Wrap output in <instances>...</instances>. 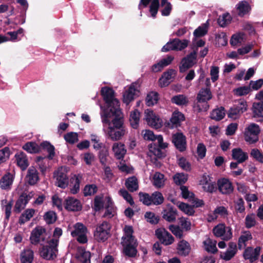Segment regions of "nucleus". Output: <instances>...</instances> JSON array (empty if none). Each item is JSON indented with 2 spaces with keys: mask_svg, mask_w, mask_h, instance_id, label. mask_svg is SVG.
I'll list each match as a JSON object with an SVG mask.
<instances>
[{
  "mask_svg": "<svg viewBox=\"0 0 263 263\" xmlns=\"http://www.w3.org/2000/svg\"><path fill=\"white\" fill-rule=\"evenodd\" d=\"M260 131L259 126L255 123L250 124L246 130V132L253 134L255 136H258Z\"/></svg>",
  "mask_w": 263,
  "mask_h": 263,
  "instance_id": "nucleus-64",
  "label": "nucleus"
},
{
  "mask_svg": "<svg viewBox=\"0 0 263 263\" xmlns=\"http://www.w3.org/2000/svg\"><path fill=\"white\" fill-rule=\"evenodd\" d=\"M128 133L126 128H120L119 129L108 128L107 134L112 141H118Z\"/></svg>",
  "mask_w": 263,
  "mask_h": 263,
  "instance_id": "nucleus-20",
  "label": "nucleus"
},
{
  "mask_svg": "<svg viewBox=\"0 0 263 263\" xmlns=\"http://www.w3.org/2000/svg\"><path fill=\"white\" fill-rule=\"evenodd\" d=\"M140 113L138 110H135L131 112L129 118V121L132 127L137 129L139 126Z\"/></svg>",
  "mask_w": 263,
  "mask_h": 263,
  "instance_id": "nucleus-38",
  "label": "nucleus"
},
{
  "mask_svg": "<svg viewBox=\"0 0 263 263\" xmlns=\"http://www.w3.org/2000/svg\"><path fill=\"white\" fill-rule=\"evenodd\" d=\"M13 181V175L10 173H7L0 180V187L3 190H10Z\"/></svg>",
  "mask_w": 263,
  "mask_h": 263,
  "instance_id": "nucleus-31",
  "label": "nucleus"
},
{
  "mask_svg": "<svg viewBox=\"0 0 263 263\" xmlns=\"http://www.w3.org/2000/svg\"><path fill=\"white\" fill-rule=\"evenodd\" d=\"M45 231V229L42 227H37L33 230L30 237L31 243L36 245L41 241H44Z\"/></svg>",
  "mask_w": 263,
  "mask_h": 263,
  "instance_id": "nucleus-21",
  "label": "nucleus"
},
{
  "mask_svg": "<svg viewBox=\"0 0 263 263\" xmlns=\"http://www.w3.org/2000/svg\"><path fill=\"white\" fill-rule=\"evenodd\" d=\"M247 102L243 99H240L238 103L230 108L228 114L229 118H236V116L242 114L247 110Z\"/></svg>",
  "mask_w": 263,
  "mask_h": 263,
  "instance_id": "nucleus-11",
  "label": "nucleus"
},
{
  "mask_svg": "<svg viewBox=\"0 0 263 263\" xmlns=\"http://www.w3.org/2000/svg\"><path fill=\"white\" fill-rule=\"evenodd\" d=\"M70 234L80 243L84 244L88 241V230L82 223L77 222L74 224L70 231Z\"/></svg>",
  "mask_w": 263,
  "mask_h": 263,
  "instance_id": "nucleus-5",
  "label": "nucleus"
},
{
  "mask_svg": "<svg viewBox=\"0 0 263 263\" xmlns=\"http://www.w3.org/2000/svg\"><path fill=\"white\" fill-rule=\"evenodd\" d=\"M226 115L225 109L221 106L212 110L210 114V118L215 121H220L224 118Z\"/></svg>",
  "mask_w": 263,
  "mask_h": 263,
  "instance_id": "nucleus-35",
  "label": "nucleus"
},
{
  "mask_svg": "<svg viewBox=\"0 0 263 263\" xmlns=\"http://www.w3.org/2000/svg\"><path fill=\"white\" fill-rule=\"evenodd\" d=\"M226 227L223 223H220L214 227L213 229V233L214 235L217 237H220L223 236L226 233Z\"/></svg>",
  "mask_w": 263,
  "mask_h": 263,
  "instance_id": "nucleus-46",
  "label": "nucleus"
},
{
  "mask_svg": "<svg viewBox=\"0 0 263 263\" xmlns=\"http://www.w3.org/2000/svg\"><path fill=\"white\" fill-rule=\"evenodd\" d=\"M64 139L66 142L73 144L78 141V135L76 133H68L64 136Z\"/></svg>",
  "mask_w": 263,
  "mask_h": 263,
  "instance_id": "nucleus-61",
  "label": "nucleus"
},
{
  "mask_svg": "<svg viewBox=\"0 0 263 263\" xmlns=\"http://www.w3.org/2000/svg\"><path fill=\"white\" fill-rule=\"evenodd\" d=\"M101 116L103 123L108 124V128L111 127L115 129L126 128L123 125L122 114L120 107L115 109L110 108L109 111L107 109L104 110L101 113Z\"/></svg>",
  "mask_w": 263,
  "mask_h": 263,
  "instance_id": "nucleus-1",
  "label": "nucleus"
},
{
  "mask_svg": "<svg viewBox=\"0 0 263 263\" xmlns=\"http://www.w3.org/2000/svg\"><path fill=\"white\" fill-rule=\"evenodd\" d=\"M17 165L22 170H25L29 165V162L26 154L23 152H18L15 155Z\"/></svg>",
  "mask_w": 263,
  "mask_h": 263,
  "instance_id": "nucleus-28",
  "label": "nucleus"
},
{
  "mask_svg": "<svg viewBox=\"0 0 263 263\" xmlns=\"http://www.w3.org/2000/svg\"><path fill=\"white\" fill-rule=\"evenodd\" d=\"M54 177L56 179V185L63 189H65L68 185V177L62 168L58 169L54 173Z\"/></svg>",
  "mask_w": 263,
  "mask_h": 263,
  "instance_id": "nucleus-18",
  "label": "nucleus"
},
{
  "mask_svg": "<svg viewBox=\"0 0 263 263\" xmlns=\"http://www.w3.org/2000/svg\"><path fill=\"white\" fill-rule=\"evenodd\" d=\"M158 100V93L152 91L147 94L146 98V104L148 106L153 105L157 103Z\"/></svg>",
  "mask_w": 263,
  "mask_h": 263,
  "instance_id": "nucleus-48",
  "label": "nucleus"
},
{
  "mask_svg": "<svg viewBox=\"0 0 263 263\" xmlns=\"http://www.w3.org/2000/svg\"><path fill=\"white\" fill-rule=\"evenodd\" d=\"M171 141L175 148L179 152H183L186 149V138L181 132L173 133L172 135Z\"/></svg>",
  "mask_w": 263,
  "mask_h": 263,
  "instance_id": "nucleus-9",
  "label": "nucleus"
},
{
  "mask_svg": "<svg viewBox=\"0 0 263 263\" xmlns=\"http://www.w3.org/2000/svg\"><path fill=\"white\" fill-rule=\"evenodd\" d=\"M218 190L222 194H230L233 192L232 183L228 179L221 178L217 181Z\"/></svg>",
  "mask_w": 263,
  "mask_h": 263,
  "instance_id": "nucleus-19",
  "label": "nucleus"
},
{
  "mask_svg": "<svg viewBox=\"0 0 263 263\" xmlns=\"http://www.w3.org/2000/svg\"><path fill=\"white\" fill-rule=\"evenodd\" d=\"M26 181L31 185L35 184L39 180V174L36 168L31 166L27 171L26 177Z\"/></svg>",
  "mask_w": 263,
  "mask_h": 263,
  "instance_id": "nucleus-26",
  "label": "nucleus"
},
{
  "mask_svg": "<svg viewBox=\"0 0 263 263\" xmlns=\"http://www.w3.org/2000/svg\"><path fill=\"white\" fill-rule=\"evenodd\" d=\"M167 210L165 209V220L168 222H173L176 220L177 216V210L175 208L167 205Z\"/></svg>",
  "mask_w": 263,
  "mask_h": 263,
  "instance_id": "nucleus-43",
  "label": "nucleus"
},
{
  "mask_svg": "<svg viewBox=\"0 0 263 263\" xmlns=\"http://www.w3.org/2000/svg\"><path fill=\"white\" fill-rule=\"evenodd\" d=\"M125 185L130 192L136 191L138 189V182L137 178L135 176L128 178L126 180Z\"/></svg>",
  "mask_w": 263,
  "mask_h": 263,
  "instance_id": "nucleus-37",
  "label": "nucleus"
},
{
  "mask_svg": "<svg viewBox=\"0 0 263 263\" xmlns=\"http://www.w3.org/2000/svg\"><path fill=\"white\" fill-rule=\"evenodd\" d=\"M23 148L30 153H35L39 151L40 147L37 144L33 142H29L26 143Z\"/></svg>",
  "mask_w": 263,
  "mask_h": 263,
  "instance_id": "nucleus-50",
  "label": "nucleus"
},
{
  "mask_svg": "<svg viewBox=\"0 0 263 263\" xmlns=\"http://www.w3.org/2000/svg\"><path fill=\"white\" fill-rule=\"evenodd\" d=\"M152 203L155 205H159L162 203L164 198L162 194L159 192H155L152 194Z\"/></svg>",
  "mask_w": 263,
  "mask_h": 263,
  "instance_id": "nucleus-58",
  "label": "nucleus"
},
{
  "mask_svg": "<svg viewBox=\"0 0 263 263\" xmlns=\"http://www.w3.org/2000/svg\"><path fill=\"white\" fill-rule=\"evenodd\" d=\"M212 98V94L210 88H202L197 96L198 103L205 102L210 100Z\"/></svg>",
  "mask_w": 263,
  "mask_h": 263,
  "instance_id": "nucleus-29",
  "label": "nucleus"
},
{
  "mask_svg": "<svg viewBox=\"0 0 263 263\" xmlns=\"http://www.w3.org/2000/svg\"><path fill=\"white\" fill-rule=\"evenodd\" d=\"M255 215L254 214H248L245 218V226L247 229H250L256 224Z\"/></svg>",
  "mask_w": 263,
  "mask_h": 263,
  "instance_id": "nucleus-53",
  "label": "nucleus"
},
{
  "mask_svg": "<svg viewBox=\"0 0 263 263\" xmlns=\"http://www.w3.org/2000/svg\"><path fill=\"white\" fill-rule=\"evenodd\" d=\"M35 210L32 209H28L21 215L19 218V223L21 224L25 223L29 221L34 215Z\"/></svg>",
  "mask_w": 263,
  "mask_h": 263,
  "instance_id": "nucleus-41",
  "label": "nucleus"
},
{
  "mask_svg": "<svg viewBox=\"0 0 263 263\" xmlns=\"http://www.w3.org/2000/svg\"><path fill=\"white\" fill-rule=\"evenodd\" d=\"M187 175L183 173H178L173 177L175 183L180 186L183 185L187 180Z\"/></svg>",
  "mask_w": 263,
  "mask_h": 263,
  "instance_id": "nucleus-47",
  "label": "nucleus"
},
{
  "mask_svg": "<svg viewBox=\"0 0 263 263\" xmlns=\"http://www.w3.org/2000/svg\"><path fill=\"white\" fill-rule=\"evenodd\" d=\"M138 83H133L123 95V102L126 104H129L137 96H138L139 90Z\"/></svg>",
  "mask_w": 263,
  "mask_h": 263,
  "instance_id": "nucleus-15",
  "label": "nucleus"
},
{
  "mask_svg": "<svg viewBox=\"0 0 263 263\" xmlns=\"http://www.w3.org/2000/svg\"><path fill=\"white\" fill-rule=\"evenodd\" d=\"M148 4L149 6L147 15L148 17L155 18L160 7L159 0H140L138 8L141 10L143 7H146Z\"/></svg>",
  "mask_w": 263,
  "mask_h": 263,
  "instance_id": "nucleus-8",
  "label": "nucleus"
},
{
  "mask_svg": "<svg viewBox=\"0 0 263 263\" xmlns=\"http://www.w3.org/2000/svg\"><path fill=\"white\" fill-rule=\"evenodd\" d=\"M34 193L30 192L28 193L22 194L16 200L14 208V211L16 213H20L25 209L29 201L34 196Z\"/></svg>",
  "mask_w": 263,
  "mask_h": 263,
  "instance_id": "nucleus-10",
  "label": "nucleus"
},
{
  "mask_svg": "<svg viewBox=\"0 0 263 263\" xmlns=\"http://www.w3.org/2000/svg\"><path fill=\"white\" fill-rule=\"evenodd\" d=\"M179 209L189 216H193L195 213L194 206L190 205L184 202H179Z\"/></svg>",
  "mask_w": 263,
  "mask_h": 263,
  "instance_id": "nucleus-42",
  "label": "nucleus"
},
{
  "mask_svg": "<svg viewBox=\"0 0 263 263\" xmlns=\"http://www.w3.org/2000/svg\"><path fill=\"white\" fill-rule=\"evenodd\" d=\"M112 151L118 159L123 158L126 153L125 145L121 142H115L112 144Z\"/></svg>",
  "mask_w": 263,
  "mask_h": 263,
  "instance_id": "nucleus-23",
  "label": "nucleus"
},
{
  "mask_svg": "<svg viewBox=\"0 0 263 263\" xmlns=\"http://www.w3.org/2000/svg\"><path fill=\"white\" fill-rule=\"evenodd\" d=\"M232 21V17L230 14L227 12L222 14V16H219L217 19V23L218 25L222 27H224L228 24H230Z\"/></svg>",
  "mask_w": 263,
  "mask_h": 263,
  "instance_id": "nucleus-45",
  "label": "nucleus"
},
{
  "mask_svg": "<svg viewBox=\"0 0 263 263\" xmlns=\"http://www.w3.org/2000/svg\"><path fill=\"white\" fill-rule=\"evenodd\" d=\"M41 147L43 149L47 151L48 153L49 158L52 159L55 154L54 146L52 145L50 143L46 141L43 142L41 144Z\"/></svg>",
  "mask_w": 263,
  "mask_h": 263,
  "instance_id": "nucleus-52",
  "label": "nucleus"
},
{
  "mask_svg": "<svg viewBox=\"0 0 263 263\" xmlns=\"http://www.w3.org/2000/svg\"><path fill=\"white\" fill-rule=\"evenodd\" d=\"M177 250L179 255L185 257L189 255L191 248L190 243L182 239L178 242Z\"/></svg>",
  "mask_w": 263,
  "mask_h": 263,
  "instance_id": "nucleus-25",
  "label": "nucleus"
},
{
  "mask_svg": "<svg viewBox=\"0 0 263 263\" xmlns=\"http://www.w3.org/2000/svg\"><path fill=\"white\" fill-rule=\"evenodd\" d=\"M142 135L144 139L149 141L157 140V142L151 144L149 146V153L153 154L157 158H160L162 156V149H164V144L162 136H155L154 133L150 130H143Z\"/></svg>",
  "mask_w": 263,
  "mask_h": 263,
  "instance_id": "nucleus-2",
  "label": "nucleus"
},
{
  "mask_svg": "<svg viewBox=\"0 0 263 263\" xmlns=\"http://www.w3.org/2000/svg\"><path fill=\"white\" fill-rule=\"evenodd\" d=\"M200 184L202 185L205 192L212 193L217 190L215 182H211L209 176L203 175L202 180H200Z\"/></svg>",
  "mask_w": 263,
  "mask_h": 263,
  "instance_id": "nucleus-22",
  "label": "nucleus"
},
{
  "mask_svg": "<svg viewBox=\"0 0 263 263\" xmlns=\"http://www.w3.org/2000/svg\"><path fill=\"white\" fill-rule=\"evenodd\" d=\"M101 94L109 109H115L119 108V102L115 98L114 91L111 88L103 87L101 89Z\"/></svg>",
  "mask_w": 263,
  "mask_h": 263,
  "instance_id": "nucleus-7",
  "label": "nucleus"
},
{
  "mask_svg": "<svg viewBox=\"0 0 263 263\" xmlns=\"http://www.w3.org/2000/svg\"><path fill=\"white\" fill-rule=\"evenodd\" d=\"M90 139L92 142L93 143V147L94 149L98 150L105 146L102 143L100 142V139L97 135H91Z\"/></svg>",
  "mask_w": 263,
  "mask_h": 263,
  "instance_id": "nucleus-62",
  "label": "nucleus"
},
{
  "mask_svg": "<svg viewBox=\"0 0 263 263\" xmlns=\"http://www.w3.org/2000/svg\"><path fill=\"white\" fill-rule=\"evenodd\" d=\"M177 74V71L171 69L165 71V86L174 81Z\"/></svg>",
  "mask_w": 263,
  "mask_h": 263,
  "instance_id": "nucleus-56",
  "label": "nucleus"
},
{
  "mask_svg": "<svg viewBox=\"0 0 263 263\" xmlns=\"http://www.w3.org/2000/svg\"><path fill=\"white\" fill-rule=\"evenodd\" d=\"M58 239L57 238H50L47 242V245H43L40 250V254L44 259H53L57 256L58 253L57 247Z\"/></svg>",
  "mask_w": 263,
  "mask_h": 263,
  "instance_id": "nucleus-4",
  "label": "nucleus"
},
{
  "mask_svg": "<svg viewBox=\"0 0 263 263\" xmlns=\"http://www.w3.org/2000/svg\"><path fill=\"white\" fill-rule=\"evenodd\" d=\"M140 200L146 205H150L153 204L152 195L147 193L140 192L139 193Z\"/></svg>",
  "mask_w": 263,
  "mask_h": 263,
  "instance_id": "nucleus-54",
  "label": "nucleus"
},
{
  "mask_svg": "<svg viewBox=\"0 0 263 263\" xmlns=\"http://www.w3.org/2000/svg\"><path fill=\"white\" fill-rule=\"evenodd\" d=\"M185 120L184 115L179 111H175L173 112L169 121H165V127L170 128H178L181 126V122Z\"/></svg>",
  "mask_w": 263,
  "mask_h": 263,
  "instance_id": "nucleus-14",
  "label": "nucleus"
},
{
  "mask_svg": "<svg viewBox=\"0 0 263 263\" xmlns=\"http://www.w3.org/2000/svg\"><path fill=\"white\" fill-rule=\"evenodd\" d=\"M250 156L257 161L263 163V154L258 149H252L250 153Z\"/></svg>",
  "mask_w": 263,
  "mask_h": 263,
  "instance_id": "nucleus-57",
  "label": "nucleus"
},
{
  "mask_svg": "<svg viewBox=\"0 0 263 263\" xmlns=\"http://www.w3.org/2000/svg\"><path fill=\"white\" fill-rule=\"evenodd\" d=\"M124 230V235L122 237V244L124 247V252L126 255L133 257L137 253V244L136 240L133 236V228L131 226H126Z\"/></svg>",
  "mask_w": 263,
  "mask_h": 263,
  "instance_id": "nucleus-3",
  "label": "nucleus"
},
{
  "mask_svg": "<svg viewBox=\"0 0 263 263\" xmlns=\"http://www.w3.org/2000/svg\"><path fill=\"white\" fill-rule=\"evenodd\" d=\"M80 259L83 263H90V253L86 251L83 248H81L79 251Z\"/></svg>",
  "mask_w": 263,
  "mask_h": 263,
  "instance_id": "nucleus-55",
  "label": "nucleus"
},
{
  "mask_svg": "<svg viewBox=\"0 0 263 263\" xmlns=\"http://www.w3.org/2000/svg\"><path fill=\"white\" fill-rule=\"evenodd\" d=\"M107 204L106 197L104 199L102 197L97 196L94 200V208L97 211L102 209Z\"/></svg>",
  "mask_w": 263,
  "mask_h": 263,
  "instance_id": "nucleus-51",
  "label": "nucleus"
},
{
  "mask_svg": "<svg viewBox=\"0 0 263 263\" xmlns=\"http://www.w3.org/2000/svg\"><path fill=\"white\" fill-rule=\"evenodd\" d=\"M197 48L191 52L186 57L182 59L181 65L179 67L180 72H184L186 70L191 68L195 63L197 58Z\"/></svg>",
  "mask_w": 263,
  "mask_h": 263,
  "instance_id": "nucleus-12",
  "label": "nucleus"
},
{
  "mask_svg": "<svg viewBox=\"0 0 263 263\" xmlns=\"http://www.w3.org/2000/svg\"><path fill=\"white\" fill-rule=\"evenodd\" d=\"M252 111L254 117H258L259 121H263V101L254 102L252 105Z\"/></svg>",
  "mask_w": 263,
  "mask_h": 263,
  "instance_id": "nucleus-33",
  "label": "nucleus"
},
{
  "mask_svg": "<svg viewBox=\"0 0 263 263\" xmlns=\"http://www.w3.org/2000/svg\"><path fill=\"white\" fill-rule=\"evenodd\" d=\"M152 181L153 184L157 188H160L164 184V175L159 172L154 174Z\"/></svg>",
  "mask_w": 263,
  "mask_h": 263,
  "instance_id": "nucleus-40",
  "label": "nucleus"
},
{
  "mask_svg": "<svg viewBox=\"0 0 263 263\" xmlns=\"http://www.w3.org/2000/svg\"><path fill=\"white\" fill-rule=\"evenodd\" d=\"M145 119L149 126L155 129H159L162 126V120L150 109H146L145 111Z\"/></svg>",
  "mask_w": 263,
  "mask_h": 263,
  "instance_id": "nucleus-13",
  "label": "nucleus"
},
{
  "mask_svg": "<svg viewBox=\"0 0 263 263\" xmlns=\"http://www.w3.org/2000/svg\"><path fill=\"white\" fill-rule=\"evenodd\" d=\"M181 191L182 197L184 199H193L194 198L195 195L193 193L189 191L188 187L184 185H181L180 187Z\"/></svg>",
  "mask_w": 263,
  "mask_h": 263,
  "instance_id": "nucleus-60",
  "label": "nucleus"
},
{
  "mask_svg": "<svg viewBox=\"0 0 263 263\" xmlns=\"http://www.w3.org/2000/svg\"><path fill=\"white\" fill-rule=\"evenodd\" d=\"M169 229L176 237L180 239L182 238L183 231L179 226L172 224L169 226Z\"/></svg>",
  "mask_w": 263,
  "mask_h": 263,
  "instance_id": "nucleus-63",
  "label": "nucleus"
},
{
  "mask_svg": "<svg viewBox=\"0 0 263 263\" xmlns=\"http://www.w3.org/2000/svg\"><path fill=\"white\" fill-rule=\"evenodd\" d=\"M65 208L68 211H78L81 209V204L78 199L68 197L65 200Z\"/></svg>",
  "mask_w": 263,
  "mask_h": 263,
  "instance_id": "nucleus-24",
  "label": "nucleus"
},
{
  "mask_svg": "<svg viewBox=\"0 0 263 263\" xmlns=\"http://www.w3.org/2000/svg\"><path fill=\"white\" fill-rule=\"evenodd\" d=\"M82 175L80 174L74 175L71 179L70 192L74 194L78 193L80 189V182L82 179Z\"/></svg>",
  "mask_w": 263,
  "mask_h": 263,
  "instance_id": "nucleus-34",
  "label": "nucleus"
},
{
  "mask_svg": "<svg viewBox=\"0 0 263 263\" xmlns=\"http://www.w3.org/2000/svg\"><path fill=\"white\" fill-rule=\"evenodd\" d=\"M232 153V158L238 161V163H243L248 159L247 153L243 152L240 148H233Z\"/></svg>",
  "mask_w": 263,
  "mask_h": 263,
  "instance_id": "nucleus-27",
  "label": "nucleus"
},
{
  "mask_svg": "<svg viewBox=\"0 0 263 263\" xmlns=\"http://www.w3.org/2000/svg\"><path fill=\"white\" fill-rule=\"evenodd\" d=\"M99 152L98 156L100 159V163L102 165H105L107 161V157L108 156V150L104 146Z\"/></svg>",
  "mask_w": 263,
  "mask_h": 263,
  "instance_id": "nucleus-59",
  "label": "nucleus"
},
{
  "mask_svg": "<svg viewBox=\"0 0 263 263\" xmlns=\"http://www.w3.org/2000/svg\"><path fill=\"white\" fill-rule=\"evenodd\" d=\"M261 251L260 247H256L254 249L252 247H247L244 251L243 257L246 260H249L251 263L258 259Z\"/></svg>",
  "mask_w": 263,
  "mask_h": 263,
  "instance_id": "nucleus-17",
  "label": "nucleus"
},
{
  "mask_svg": "<svg viewBox=\"0 0 263 263\" xmlns=\"http://www.w3.org/2000/svg\"><path fill=\"white\" fill-rule=\"evenodd\" d=\"M208 23L203 24L199 26L193 32L194 37H201L206 34L208 31Z\"/></svg>",
  "mask_w": 263,
  "mask_h": 263,
  "instance_id": "nucleus-39",
  "label": "nucleus"
},
{
  "mask_svg": "<svg viewBox=\"0 0 263 263\" xmlns=\"http://www.w3.org/2000/svg\"><path fill=\"white\" fill-rule=\"evenodd\" d=\"M106 200L107 204H106L105 206V212L103 215V217L110 218L115 214V209L110 197H106Z\"/></svg>",
  "mask_w": 263,
  "mask_h": 263,
  "instance_id": "nucleus-32",
  "label": "nucleus"
},
{
  "mask_svg": "<svg viewBox=\"0 0 263 263\" xmlns=\"http://www.w3.org/2000/svg\"><path fill=\"white\" fill-rule=\"evenodd\" d=\"M33 259V252L30 249H26L21 253L22 263H31Z\"/></svg>",
  "mask_w": 263,
  "mask_h": 263,
  "instance_id": "nucleus-36",
  "label": "nucleus"
},
{
  "mask_svg": "<svg viewBox=\"0 0 263 263\" xmlns=\"http://www.w3.org/2000/svg\"><path fill=\"white\" fill-rule=\"evenodd\" d=\"M251 89L249 86H243L236 88L233 90L234 93L237 96H243L249 94Z\"/></svg>",
  "mask_w": 263,
  "mask_h": 263,
  "instance_id": "nucleus-49",
  "label": "nucleus"
},
{
  "mask_svg": "<svg viewBox=\"0 0 263 263\" xmlns=\"http://www.w3.org/2000/svg\"><path fill=\"white\" fill-rule=\"evenodd\" d=\"M110 224L106 221H103L99 224L94 233L95 239L99 242L106 241L110 235Z\"/></svg>",
  "mask_w": 263,
  "mask_h": 263,
  "instance_id": "nucleus-6",
  "label": "nucleus"
},
{
  "mask_svg": "<svg viewBox=\"0 0 263 263\" xmlns=\"http://www.w3.org/2000/svg\"><path fill=\"white\" fill-rule=\"evenodd\" d=\"M172 102L178 105H186L189 103L187 98L183 95H178L172 98Z\"/></svg>",
  "mask_w": 263,
  "mask_h": 263,
  "instance_id": "nucleus-44",
  "label": "nucleus"
},
{
  "mask_svg": "<svg viewBox=\"0 0 263 263\" xmlns=\"http://www.w3.org/2000/svg\"><path fill=\"white\" fill-rule=\"evenodd\" d=\"M238 15L240 17H243L248 14L251 10V8L248 2L242 1L239 2L236 5Z\"/></svg>",
  "mask_w": 263,
  "mask_h": 263,
  "instance_id": "nucleus-30",
  "label": "nucleus"
},
{
  "mask_svg": "<svg viewBox=\"0 0 263 263\" xmlns=\"http://www.w3.org/2000/svg\"><path fill=\"white\" fill-rule=\"evenodd\" d=\"M189 43L188 40H180L179 39H175L171 42H168L165 44V51H168L170 49L175 50H182L187 46Z\"/></svg>",
  "mask_w": 263,
  "mask_h": 263,
  "instance_id": "nucleus-16",
  "label": "nucleus"
}]
</instances>
